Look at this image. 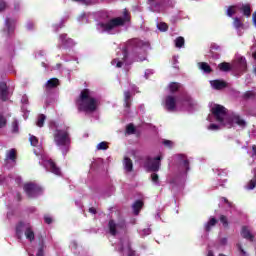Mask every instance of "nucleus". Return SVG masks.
Listing matches in <instances>:
<instances>
[{
  "instance_id": "16",
  "label": "nucleus",
  "mask_w": 256,
  "mask_h": 256,
  "mask_svg": "<svg viewBox=\"0 0 256 256\" xmlns=\"http://www.w3.org/2000/svg\"><path fill=\"white\" fill-rule=\"evenodd\" d=\"M164 108L169 113H175L177 111V98L173 95L165 97Z\"/></svg>"
},
{
  "instance_id": "29",
  "label": "nucleus",
  "mask_w": 256,
  "mask_h": 256,
  "mask_svg": "<svg viewBox=\"0 0 256 256\" xmlns=\"http://www.w3.org/2000/svg\"><path fill=\"white\" fill-rule=\"evenodd\" d=\"M123 166H124V171H126V173H131V171H133V160H131V158L129 157H125Z\"/></svg>"
},
{
  "instance_id": "54",
  "label": "nucleus",
  "mask_w": 256,
  "mask_h": 256,
  "mask_svg": "<svg viewBox=\"0 0 256 256\" xmlns=\"http://www.w3.org/2000/svg\"><path fill=\"white\" fill-rule=\"evenodd\" d=\"M9 8V4L5 2V0H0V13H3L6 9Z\"/></svg>"
},
{
  "instance_id": "30",
  "label": "nucleus",
  "mask_w": 256,
  "mask_h": 256,
  "mask_svg": "<svg viewBox=\"0 0 256 256\" xmlns=\"http://www.w3.org/2000/svg\"><path fill=\"white\" fill-rule=\"evenodd\" d=\"M218 69L222 73H229L233 69V66L229 62H222L218 65Z\"/></svg>"
},
{
  "instance_id": "50",
  "label": "nucleus",
  "mask_w": 256,
  "mask_h": 256,
  "mask_svg": "<svg viewBox=\"0 0 256 256\" xmlns=\"http://www.w3.org/2000/svg\"><path fill=\"white\" fill-rule=\"evenodd\" d=\"M62 61L69 62V61H77L76 57L69 56V54H63L61 56Z\"/></svg>"
},
{
  "instance_id": "18",
  "label": "nucleus",
  "mask_w": 256,
  "mask_h": 256,
  "mask_svg": "<svg viewBox=\"0 0 256 256\" xmlns=\"http://www.w3.org/2000/svg\"><path fill=\"white\" fill-rule=\"evenodd\" d=\"M124 115L126 117H129L130 113H131V91L130 90H126L124 91Z\"/></svg>"
},
{
  "instance_id": "23",
  "label": "nucleus",
  "mask_w": 256,
  "mask_h": 256,
  "mask_svg": "<svg viewBox=\"0 0 256 256\" xmlns=\"http://www.w3.org/2000/svg\"><path fill=\"white\" fill-rule=\"evenodd\" d=\"M4 25L6 27L4 29V31H6L8 37H11V35H13V33L15 31V19H11V18L7 17L5 19Z\"/></svg>"
},
{
  "instance_id": "9",
  "label": "nucleus",
  "mask_w": 256,
  "mask_h": 256,
  "mask_svg": "<svg viewBox=\"0 0 256 256\" xmlns=\"http://www.w3.org/2000/svg\"><path fill=\"white\" fill-rule=\"evenodd\" d=\"M77 45V42L73 38H69L67 33L59 35L57 49H73Z\"/></svg>"
},
{
  "instance_id": "17",
  "label": "nucleus",
  "mask_w": 256,
  "mask_h": 256,
  "mask_svg": "<svg viewBox=\"0 0 256 256\" xmlns=\"http://www.w3.org/2000/svg\"><path fill=\"white\" fill-rule=\"evenodd\" d=\"M240 235L243 239L249 241V243H255V233L249 230V226H242Z\"/></svg>"
},
{
  "instance_id": "42",
  "label": "nucleus",
  "mask_w": 256,
  "mask_h": 256,
  "mask_svg": "<svg viewBox=\"0 0 256 256\" xmlns=\"http://www.w3.org/2000/svg\"><path fill=\"white\" fill-rule=\"evenodd\" d=\"M233 25H234L235 29H237V31H239V29L244 27V24H243V22H241V19H239V17L234 18Z\"/></svg>"
},
{
  "instance_id": "38",
  "label": "nucleus",
  "mask_w": 256,
  "mask_h": 256,
  "mask_svg": "<svg viewBox=\"0 0 256 256\" xmlns=\"http://www.w3.org/2000/svg\"><path fill=\"white\" fill-rule=\"evenodd\" d=\"M55 103V98L53 95H48L45 100L44 108L47 109V107H51Z\"/></svg>"
},
{
  "instance_id": "28",
  "label": "nucleus",
  "mask_w": 256,
  "mask_h": 256,
  "mask_svg": "<svg viewBox=\"0 0 256 256\" xmlns=\"http://www.w3.org/2000/svg\"><path fill=\"white\" fill-rule=\"evenodd\" d=\"M69 20V17L64 16L61 20L60 23L58 24H53L52 28L54 33H59V31H61V29H63V27H65V23H67V21Z\"/></svg>"
},
{
  "instance_id": "40",
  "label": "nucleus",
  "mask_w": 256,
  "mask_h": 256,
  "mask_svg": "<svg viewBox=\"0 0 256 256\" xmlns=\"http://www.w3.org/2000/svg\"><path fill=\"white\" fill-rule=\"evenodd\" d=\"M45 119H47V116H45V114H40L36 122L37 127H43L45 125Z\"/></svg>"
},
{
  "instance_id": "41",
  "label": "nucleus",
  "mask_w": 256,
  "mask_h": 256,
  "mask_svg": "<svg viewBox=\"0 0 256 256\" xmlns=\"http://www.w3.org/2000/svg\"><path fill=\"white\" fill-rule=\"evenodd\" d=\"M223 203H225L229 209H231V207H233V203L229 202V200L226 197L220 198V203L218 204V206L220 208L223 207Z\"/></svg>"
},
{
  "instance_id": "26",
  "label": "nucleus",
  "mask_w": 256,
  "mask_h": 256,
  "mask_svg": "<svg viewBox=\"0 0 256 256\" xmlns=\"http://www.w3.org/2000/svg\"><path fill=\"white\" fill-rule=\"evenodd\" d=\"M217 223H219V220H217V218H215V216H211L209 218V220L204 224V231L206 233H210L211 229H213V227H215V225H217Z\"/></svg>"
},
{
  "instance_id": "1",
  "label": "nucleus",
  "mask_w": 256,
  "mask_h": 256,
  "mask_svg": "<svg viewBox=\"0 0 256 256\" xmlns=\"http://www.w3.org/2000/svg\"><path fill=\"white\" fill-rule=\"evenodd\" d=\"M147 49H151L149 42L139 38L129 39L122 46V57L114 58L111 61V65H115L116 69H121L124 65V69L129 71V67H131L135 61L143 62L147 60Z\"/></svg>"
},
{
  "instance_id": "14",
  "label": "nucleus",
  "mask_w": 256,
  "mask_h": 256,
  "mask_svg": "<svg viewBox=\"0 0 256 256\" xmlns=\"http://www.w3.org/2000/svg\"><path fill=\"white\" fill-rule=\"evenodd\" d=\"M125 249L128 251V256H135V251L131 248V241H129L127 238H121L116 251L123 254Z\"/></svg>"
},
{
  "instance_id": "7",
  "label": "nucleus",
  "mask_w": 256,
  "mask_h": 256,
  "mask_svg": "<svg viewBox=\"0 0 256 256\" xmlns=\"http://www.w3.org/2000/svg\"><path fill=\"white\" fill-rule=\"evenodd\" d=\"M161 159H163L161 155H158L154 158L151 156H146L141 158L140 161H144L143 167L148 173H157L159 169H161Z\"/></svg>"
},
{
  "instance_id": "45",
  "label": "nucleus",
  "mask_w": 256,
  "mask_h": 256,
  "mask_svg": "<svg viewBox=\"0 0 256 256\" xmlns=\"http://www.w3.org/2000/svg\"><path fill=\"white\" fill-rule=\"evenodd\" d=\"M157 29H159L162 33H165V31H168L169 26L165 22H160L157 24Z\"/></svg>"
},
{
  "instance_id": "46",
  "label": "nucleus",
  "mask_w": 256,
  "mask_h": 256,
  "mask_svg": "<svg viewBox=\"0 0 256 256\" xmlns=\"http://www.w3.org/2000/svg\"><path fill=\"white\" fill-rule=\"evenodd\" d=\"M7 127V118L0 112V129Z\"/></svg>"
},
{
  "instance_id": "57",
  "label": "nucleus",
  "mask_w": 256,
  "mask_h": 256,
  "mask_svg": "<svg viewBox=\"0 0 256 256\" xmlns=\"http://www.w3.org/2000/svg\"><path fill=\"white\" fill-rule=\"evenodd\" d=\"M155 74V70L153 69H146L145 73H144V77L145 79H149V77H151V75Z\"/></svg>"
},
{
  "instance_id": "32",
  "label": "nucleus",
  "mask_w": 256,
  "mask_h": 256,
  "mask_svg": "<svg viewBox=\"0 0 256 256\" xmlns=\"http://www.w3.org/2000/svg\"><path fill=\"white\" fill-rule=\"evenodd\" d=\"M46 89H56V87H59V79L52 78L49 79L45 84Z\"/></svg>"
},
{
  "instance_id": "15",
  "label": "nucleus",
  "mask_w": 256,
  "mask_h": 256,
  "mask_svg": "<svg viewBox=\"0 0 256 256\" xmlns=\"http://www.w3.org/2000/svg\"><path fill=\"white\" fill-rule=\"evenodd\" d=\"M17 150L15 148H12L8 151L5 159V167L6 169H13L15 167V164L17 163Z\"/></svg>"
},
{
  "instance_id": "3",
  "label": "nucleus",
  "mask_w": 256,
  "mask_h": 256,
  "mask_svg": "<svg viewBox=\"0 0 256 256\" xmlns=\"http://www.w3.org/2000/svg\"><path fill=\"white\" fill-rule=\"evenodd\" d=\"M121 27L124 31L131 27V14L127 9L124 10L123 16L111 18L106 22L100 21L96 24L98 33H108V35H117L121 32Z\"/></svg>"
},
{
  "instance_id": "12",
  "label": "nucleus",
  "mask_w": 256,
  "mask_h": 256,
  "mask_svg": "<svg viewBox=\"0 0 256 256\" xmlns=\"http://www.w3.org/2000/svg\"><path fill=\"white\" fill-rule=\"evenodd\" d=\"M13 97V91L7 86V82H0V101L3 103L10 101Z\"/></svg>"
},
{
  "instance_id": "48",
  "label": "nucleus",
  "mask_w": 256,
  "mask_h": 256,
  "mask_svg": "<svg viewBox=\"0 0 256 256\" xmlns=\"http://www.w3.org/2000/svg\"><path fill=\"white\" fill-rule=\"evenodd\" d=\"M77 3H83L84 5H97V0H74Z\"/></svg>"
},
{
  "instance_id": "22",
  "label": "nucleus",
  "mask_w": 256,
  "mask_h": 256,
  "mask_svg": "<svg viewBox=\"0 0 256 256\" xmlns=\"http://www.w3.org/2000/svg\"><path fill=\"white\" fill-rule=\"evenodd\" d=\"M235 11H241L244 17H251V4L238 3L234 5Z\"/></svg>"
},
{
  "instance_id": "10",
  "label": "nucleus",
  "mask_w": 256,
  "mask_h": 256,
  "mask_svg": "<svg viewBox=\"0 0 256 256\" xmlns=\"http://www.w3.org/2000/svg\"><path fill=\"white\" fill-rule=\"evenodd\" d=\"M46 171H50L54 175H61V168L57 167V164L52 159H48L45 157H41V161L39 162Z\"/></svg>"
},
{
  "instance_id": "61",
  "label": "nucleus",
  "mask_w": 256,
  "mask_h": 256,
  "mask_svg": "<svg viewBox=\"0 0 256 256\" xmlns=\"http://www.w3.org/2000/svg\"><path fill=\"white\" fill-rule=\"evenodd\" d=\"M140 235L142 237H147V235H151V228H145L141 231Z\"/></svg>"
},
{
  "instance_id": "59",
  "label": "nucleus",
  "mask_w": 256,
  "mask_h": 256,
  "mask_svg": "<svg viewBox=\"0 0 256 256\" xmlns=\"http://www.w3.org/2000/svg\"><path fill=\"white\" fill-rule=\"evenodd\" d=\"M35 27V23H33V21L28 20L26 23V29L28 31H33V28Z\"/></svg>"
},
{
  "instance_id": "6",
  "label": "nucleus",
  "mask_w": 256,
  "mask_h": 256,
  "mask_svg": "<svg viewBox=\"0 0 256 256\" xmlns=\"http://www.w3.org/2000/svg\"><path fill=\"white\" fill-rule=\"evenodd\" d=\"M53 137L55 145L58 146L63 157H66L71 149V136H69V131L67 129H56Z\"/></svg>"
},
{
  "instance_id": "44",
  "label": "nucleus",
  "mask_w": 256,
  "mask_h": 256,
  "mask_svg": "<svg viewBox=\"0 0 256 256\" xmlns=\"http://www.w3.org/2000/svg\"><path fill=\"white\" fill-rule=\"evenodd\" d=\"M151 181L154 183V185H156L157 187H159L161 185V182L159 181V175L155 172H153L151 174Z\"/></svg>"
},
{
  "instance_id": "37",
  "label": "nucleus",
  "mask_w": 256,
  "mask_h": 256,
  "mask_svg": "<svg viewBox=\"0 0 256 256\" xmlns=\"http://www.w3.org/2000/svg\"><path fill=\"white\" fill-rule=\"evenodd\" d=\"M169 91L172 95H174V93H177V91H179V83L177 82H171L168 86Z\"/></svg>"
},
{
  "instance_id": "36",
  "label": "nucleus",
  "mask_w": 256,
  "mask_h": 256,
  "mask_svg": "<svg viewBox=\"0 0 256 256\" xmlns=\"http://www.w3.org/2000/svg\"><path fill=\"white\" fill-rule=\"evenodd\" d=\"M175 47L178 49H182V47H185V38L182 36H179L175 39Z\"/></svg>"
},
{
  "instance_id": "8",
  "label": "nucleus",
  "mask_w": 256,
  "mask_h": 256,
  "mask_svg": "<svg viewBox=\"0 0 256 256\" xmlns=\"http://www.w3.org/2000/svg\"><path fill=\"white\" fill-rule=\"evenodd\" d=\"M24 191L29 199H37L44 193L43 187L33 182L26 183Z\"/></svg>"
},
{
  "instance_id": "11",
  "label": "nucleus",
  "mask_w": 256,
  "mask_h": 256,
  "mask_svg": "<svg viewBox=\"0 0 256 256\" xmlns=\"http://www.w3.org/2000/svg\"><path fill=\"white\" fill-rule=\"evenodd\" d=\"M179 102L182 105V111H187L188 113H193V111H195V101L191 96L185 94Z\"/></svg>"
},
{
  "instance_id": "52",
  "label": "nucleus",
  "mask_w": 256,
  "mask_h": 256,
  "mask_svg": "<svg viewBox=\"0 0 256 256\" xmlns=\"http://www.w3.org/2000/svg\"><path fill=\"white\" fill-rule=\"evenodd\" d=\"M12 133H19V121L14 120L12 123Z\"/></svg>"
},
{
  "instance_id": "56",
  "label": "nucleus",
  "mask_w": 256,
  "mask_h": 256,
  "mask_svg": "<svg viewBox=\"0 0 256 256\" xmlns=\"http://www.w3.org/2000/svg\"><path fill=\"white\" fill-rule=\"evenodd\" d=\"M98 17L99 19H103L105 21V19H109V13L105 11H100L98 12Z\"/></svg>"
},
{
  "instance_id": "64",
  "label": "nucleus",
  "mask_w": 256,
  "mask_h": 256,
  "mask_svg": "<svg viewBox=\"0 0 256 256\" xmlns=\"http://www.w3.org/2000/svg\"><path fill=\"white\" fill-rule=\"evenodd\" d=\"M238 250H239L241 256H249V254L243 249L241 244H238Z\"/></svg>"
},
{
  "instance_id": "51",
  "label": "nucleus",
  "mask_w": 256,
  "mask_h": 256,
  "mask_svg": "<svg viewBox=\"0 0 256 256\" xmlns=\"http://www.w3.org/2000/svg\"><path fill=\"white\" fill-rule=\"evenodd\" d=\"M209 57H211V59H214V61H217V59H221V54L213 52V50H210Z\"/></svg>"
},
{
  "instance_id": "31",
  "label": "nucleus",
  "mask_w": 256,
  "mask_h": 256,
  "mask_svg": "<svg viewBox=\"0 0 256 256\" xmlns=\"http://www.w3.org/2000/svg\"><path fill=\"white\" fill-rule=\"evenodd\" d=\"M141 209H143V201L142 200H136L132 204V210H133L134 215H139Z\"/></svg>"
},
{
  "instance_id": "5",
  "label": "nucleus",
  "mask_w": 256,
  "mask_h": 256,
  "mask_svg": "<svg viewBox=\"0 0 256 256\" xmlns=\"http://www.w3.org/2000/svg\"><path fill=\"white\" fill-rule=\"evenodd\" d=\"M76 105L78 107V111H83L84 113H95V111H97V107H99V100L91 96V91L89 89H84L76 100Z\"/></svg>"
},
{
  "instance_id": "33",
  "label": "nucleus",
  "mask_w": 256,
  "mask_h": 256,
  "mask_svg": "<svg viewBox=\"0 0 256 256\" xmlns=\"http://www.w3.org/2000/svg\"><path fill=\"white\" fill-rule=\"evenodd\" d=\"M108 227L110 234L115 237V235H117V224L115 223V220H110L108 223Z\"/></svg>"
},
{
  "instance_id": "63",
  "label": "nucleus",
  "mask_w": 256,
  "mask_h": 256,
  "mask_svg": "<svg viewBox=\"0 0 256 256\" xmlns=\"http://www.w3.org/2000/svg\"><path fill=\"white\" fill-rule=\"evenodd\" d=\"M49 127H50V129H54L55 131H57V129H59V125H57V122H55L53 120L49 122Z\"/></svg>"
},
{
  "instance_id": "60",
  "label": "nucleus",
  "mask_w": 256,
  "mask_h": 256,
  "mask_svg": "<svg viewBox=\"0 0 256 256\" xmlns=\"http://www.w3.org/2000/svg\"><path fill=\"white\" fill-rule=\"evenodd\" d=\"M44 222L46 223V225H51V223H53V217L47 214L44 215Z\"/></svg>"
},
{
  "instance_id": "62",
  "label": "nucleus",
  "mask_w": 256,
  "mask_h": 256,
  "mask_svg": "<svg viewBox=\"0 0 256 256\" xmlns=\"http://www.w3.org/2000/svg\"><path fill=\"white\" fill-rule=\"evenodd\" d=\"M77 247H79V245L77 244V241H72L71 242V250L73 251V253L77 254Z\"/></svg>"
},
{
  "instance_id": "47",
  "label": "nucleus",
  "mask_w": 256,
  "mask_h": 256,
  "mask_svg": "<svg viewBox=\"0 0 256 256\" xmlns=\"http://www.w3.org/2000/svg\"><path fill=\"white\" fill-rule=\"evenodd\" d=\"M29 141H30V145H32V147H37V145H39V138H37L34 135L30 134Z\"/></svg>"
},
{
  "instance_id": "4",
  "label": "nucleus",
  "mask_w": 256,
  "mask_h": 256,
  "mask_svg": "<svg viewBox=\"0 0 256 256\" xmlns=\"http://www.w3.org/2000/svg\"><path fill=\"white\" fill-rule=\"evenodd\" d=\"M175 161L180 172L174 178H171L170 185H172L173 188L178 187V189H182L185 185V181H187V174L191 171V166L185 154H177Z\"/></svg>"
},
{
  "instance_id": "20",
  "label": "nucleus",
  "mask_w": 256,
  "mask_h": 256,
  "mask_svg": "<svg viewBox=\"0 0 256 256\" xmlns=\"http://www.w3.org/2000/svg\"><path fill=\"white\" fill-rule=\"evenodd\" d=\"M21 111L23 113V119H25V121H27V119H29V109H27V106L29 105V97L27 96V94H24L21 98Z\"/></svg>"
},
{
  "instance_id": "49",
  "label": "nucleus",
  "mask_w": 256,
  "mask_h": 256,
  "mask_svg": "<svg viewBox=\"0 0 256 256\" xmlns=\"http://www.w3.org/2000/svg\"><path fill=\"white\" fill-rule=\"evenodd\" d=\"M107 149H109V147L107 146V142H100L97 145V150L98 151H107Z\"/></svg>"
},
{
  "instance_id": "53",
  "label": "nucleus",
  "mask_w": 256,
  "mask_h": 256,
  "mask_svg": "<svg viewBox=\"0 0 256 256\" xmlns=\"http://www.w3.org/2000/svg\"><path fill=\"white\" fill-rule=\"evenodd\" d=\"M181 13H183V12L180 11L177 15L172 16L171 23L173 25H175V23H177V21H179V19H183V17H181Z\"/></svg>"
},
{
  "instance_id": "13",
  "label": "nucleus",
  "mask_w": 256,
  "mask_h": 256,
  "mask_svg": "<svg viewBox=\"0 0 256 256\" xmlns=\"http://www.w3.org/2000/svg\"><path fill=\"white\" fill-rule=\"evenodd\" d=\"M175 0H159L158 3L153 4V13H161L163 9H167V7H175Z\"/></svg>"
},
{
  "instance_id": "2",
  "label": "nucleus",
  "mask_w": 256,
  "mask_h": 256,
  "mask_svg": "<svg viewBox=\"0 0 256 256\" xmlns=\"http://www.w3.org/2000/svg\"><path fill=\"white\" fill-rule=\"evenodd\" d=\"M211 114L208 115L207 121L210 123H213V121H217L220 123V125H223L224 127H228V129H231V127L238 125L242 129H245L247 127V122L239 116V114H236L234 112H228L227 108H225L221 104H213V106L210 109Z\"/></svg>"
},
{
  "instance_id": "58",
  "label": "nucleus",
  "mask_w": 256,
  "mask_h": 256,
  "mask_svg": "<svg viewBox=\"0 0 256 256\" xmlns=\"http://www.w3.org/2000/svg\"><path fill=\"white\" fill-rule=\"evenodd\" d=\"M221 129V126L218 124H210L208 126L209 131H219Z\"/></svg>"
},
{
  "instance_id": "21",
  "label": "nucleus",
  "mask_w": 256,
  "mask_h": 256,
  "mask_svg": "<svg viewBox=\"0 0 256 256\" xmlns=\"http://www.w3.org/2000/svg\"><path fill=\"white\" fill-rule=\"evenodd\" d=\"M237 69H238L237 77H241V75H243V73L247 71V59H245V57L243 56L238 57Z\"/></svg>"
},
{
  "instance_id": "25",
  "label": "nucleus",
  "mask_w": 256,
  "mask_h": 256,
  "mask_svg": "<svg viewBox=\"0 0 256 256\" xmlns=\"http://www.w3.org/2000/svg\"><path fill=\"white\" fill-rule=\"evenodd\" d=\"M27 229V223L20 221L16 224L15 235L19 241L23 239V230Z\"/></svg>"
},
{
  "instance_id": "35",
  "label": "nucleus",
  "mask_w": 256,
  "mask_h": 256,
  "mask_svg": "<svg viewBox=\"0 0 256 256\" xmlns=\"http://www.w3.org/2000/svg\"><path fill=\"white\" fill-rule=\"evenodd\" d=\"M126 133L127 135H135V133H137V128L133 123H130L126 126Z\"/></svg>"
},
{
  "instance_id": "34",
  "label": "nucleus",
  "mask_w": 256,
  "mask_h": 256,
  "mask_svg": "<svg viewBox=\"0 0 256 256\" xmlns=\"http://www.w3.org/2000/svg\"><path fill=\"white\" fill-rule=\"evenodd\" d=\"M199 67H200L201 71H203V73H206V74H209V73H211V71H213V69L207 62L199 63Z\"/></svg>"
},
{
  "instance_id": "19",
  "label": "nucleus",
  "mask_w": 256,
  "mask_h": 256,
  "mask_svg": "<svg viewBox=\"0 0 256 256\" xmlns=\"http://www.w3.org/2000/svg\"><path fill=\"white\" fill-rule=\"evenodd\" d=\"M210 85L212 88H214L216 91H223V89H227L229 87V83H227L223 79H216V80H211Z\"/></svg>"
},
{
  "instance_id": "55",
  "label": "nucleus",
  "mask_w": 256,
  "mask_h": 256,
  "mask_svg": "<svg viewBox=\"0 0 256 256\" xmlns=\"http://www.w3.org/2000/svg\"><path fill=\"white\" fill-rule=\"evenodd\" d=\"M237 10H235V5L234 6H230L227 11H226V14L229 16V17H233V15H235V12Z\"/></svg>"
},
{
  "instance_id": "39",
  "label": "nucleus",
  "mask_w": 256,
  "mask_h": 256,
  "mask_svg": "<svg viewBox=\"0 0 256 256\" xmlns=\"http://www.w3.org/2000/svg\"><path fill=\"white\" fill-rule=\"evenodd\" d=\"M219 221H220V223H222V226L224 227V229L229 228V219L227 218V216L220 215Z\"/></svg>"
},
{
  "instance_id": "27",
  "label": "nucleus",
  "mask_w": 256,
  "mask_h": 256,
  "mask_svg": "<svg viewBox=\"0 0 256 256\" xmlns=\"http://www.w3.org/2000/svg\"><path fill=\"white\" fill-rule=\"evenodd\" d=\"M24 235L26 239L30 241V243H33V241H35V232L33 231V228H31V224L27 223Z\"/></svg>"
},
{
  "instance_id": "24",
  "label": "nucleus",
  "mask_w": 256,
  "mask_h": 256,
  "mask_svg": "<svg viewBox=\"0 0 256 256\" xmlns=\"http://www.w3.org/2000/svg\"><path fill=\"white\" fill-rule=\"evenodd\" d=\"M105 161L102 158H97L90 164L91 171H103Z\"/></svg>"
},
{
  "instance_id": "43",
  "label": "nucleus",
  "mask_w": 256,
  "mask_h": 256,
  "mask_svg": "<svg viewBox=\"0 0 256 256\" xmlns=\"http://www.w3.org/2000/svg\"><path fill=\"white\" fill-rule=\"evenodd\" d=\"M162 145L167 147V149H173L175 147V142L167 139H162Z\"/></svg>"
}]
</instances>
